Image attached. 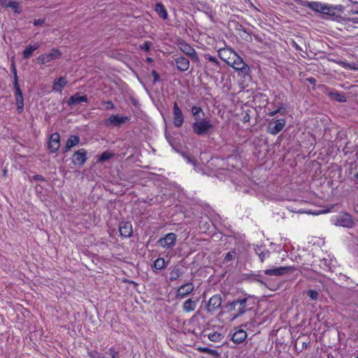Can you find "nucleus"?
Returning a JSON list of instances; mask_svg holds the SVG:
<instances>
[{
    "mask_svg": "<svg viewBox=\"0 0 358 358\" xmlns=\"http://www.w3.org/2000/svg\"><path fill=\"white\" fill-rule=\"evenodd\" d=\"M255 301L250 297H240L222 306L219 316L222 320L233 322L254 308Z\"/></svg>",
    "mask_w": 358,
    "mask_h": 358,
    "instance_id": "f257e3e1",
    "label": "nucleus"
},
{
    "mask_svg": "<svg viewBox=\"0 0 358 358\" xmlns=\"http://www.w3.org/2000/svg\"><path fill=\"white\" fill-rule=\"evenodd\" d=\"M191 112L194 118L192 129L194 134L198 136H204L210 134L214 129V125L211 122L210 117H206L203 109L196 106L191 108Z\"/></svg>",
    "mask_w": 358,
    "mask_h": 358,
    "instance_id": "f03ea898",
    "label": "nucleus"
},
{
    "mask_svg": "<svg viewBox=\"0 0 358 358\" xmlns=\"http://www.w3.org/2000/svg\"><path fill=\"white\" fill-rule=\"evenodd\" d=\"M331 221L337 226L347 228H350L354 224L352 216L345 212H341L338 215L333 216Z\"/></svg>",
    "mask_w": 358,
    "mask_h": 358,
    "instance_id": "7ed1b4c3",
    "label": "nucleus"
},
{
    "mask_svg": "<svg viewBox=\"0 0 358 358\" xmlns=\"http://www.w3.org/2000/svg\"><path fill=\"white\" fill-rule=\"evenodd\" d=\"M229 66L243 76L249 75L251 71L249 66L243 62V59L237 53L232 59Z\"/></svg>",
    "mask_w": 358,
    "mask_h": 358,
    "instance_id": "20e7f679",
    "label": "nucleus"
},
{
    "mask_svg": "<svg viewBox=\"0 0 358 358\" xmlns=\"http://www.w3.org/2000/svg\"><path fill=\"white\" fill-rule=\"evenodd\" d=\"M14 89H15V97L17 105V112L18 114H21L24 110V98L22 92L19 86L16 70L14 68Z\"/></svg>",
    "mask_w": 358,
    "mask_h": 358,
    "instance_id": "39448f33",
    "label": "nucleus"
},
{
    "mask_svg": "<svg viewBox=\"0 0 358 358\" xmlns=\"http://www.w3.org/2000/svg\"><path fill=\"white\" fill-rule=\"evenodd\" d=\"M303 6L310 8V10L321 13L323 14H329L332 11V7L319 1H305Z\"/></svg>",
    "mask_w": 358,
    "mask_h": 358,
    "instance_id": "423d86ee",
    "label": "nucleus"
},
{
    "mask_svg": "<svg viewBox=\"0 0 358 358\" xmlns=\"http://www.w3.org/2000/svg\"><path fill=\"white\" fill-rule=\"evenodd\" d=\"M177 235L173 232L166 234L159 238L157 244L165 250H171L176 243Z\"/></svg>",
    "mask_w": 358,
    "mask_h": 358,
    "instance_id": "0eeeda50",
    "label": "nucleus"
},
{
    "mask_svg": "<svg viewBox=\"0 0 358 358\" xmlns=\"http://www.w3.org/2000/svg\"><path fill=\"white\" fill-rule=\"evenodd\" d=\"M62 56L60 50L56 48L51 49L50 52L48 54H42L39 55L36 60L40 64H45L56 59L59 58Z\"/></svg>",
    "mask_w": 358,
    "mask_h": 358,
    "instance_id": "6e6552de",
    "label": "nucleus"
},
{
    "mask_svg": "<svg viewBox=\"0 0 358 358\" xmlns=\"http://www.w3.org/2000/svg\"><path fill=\"white\" fill-rule=\"evenodd\" d=\"M286 124V120L281 118L270 121L267 127V132L272 135H277L281 131Z\"/></svg>",
    "mask_w": 358,
    "mask_h": 358,
    "instance_id": "1a4fd4ad",
    "label": "nucleus"
},
{
    "mask_svg": "<svg viewBox=\"0 0 358 358\" xmlns=\"http://www.w3.org/2000/svg\"><path fill=\"white\" fill-rule=\"evenodd\" d=\"M194 286L192 282H186L178 287L176 290V298L181 300L193 292Z\"/></svg>",
    "mask_w": 358,
    "mask_h": 358,
    "instance_id": "9d476101",
    "label": "nucleus"
},
{
    "mask_svg": "<svg viewBox=\"0 0 358 358\" xmlns=\"http://www.w3.org/2000/svg\"><path fill=\"white\" fill-rule=\"evenodd\" d=\"M178 48L183 53L190 57L194 61H199V57L195 49L185 41H182L178 43Z\"/></svg>",
    "mask_w": 358,
    "mask_h": 358,
    "instance_id": "9b49d317",
    "label": "nucleus"
},
{
    "mask_svg": "<svg viewBox=\"0 0 358 358\" xmlns=\"http://www.w3.org/2000/svg\"><path fill=\"white\" fill-rule=\"evenodd\" d=\"M87 152L84 148H80L76 151L72 156V162L79 166H83L87 160Z\"/></svg>",
    "mask_w": 358,
    "mask_h": 358,
    "instance_id": "f8f14e48",
    "label": "nucleus"
},
{
    "mask_svg": "<svg viewBox=\"0 0 358 358\" xmlns=\"http://www.w3.org/2000/svg\"><path fill=\"white\" fill-rule=\"evenodd\" d=\"M218 57L229 66L232 59L236 56V52L231 48H222L217 51Z\"/></svg>",
    "mask_w": 358,
    "mask_h": 358,
    "instance_id": "ddd939ff",
    "label": "nucleus"
},
{
    "mask_svg": "<svg viewBox=\"0 0 358 358\" xmlns=\"http://www.w3.org/2000/svg\"><path fill=\"white\" fill-rule=\"evenodd\" d=\"M60 146V135L58 132L52 134L49 138L48 148L51 153L58 151Z\"/></svg>",
    "mask_w": 358,
    "mask_h": 358,
    "instance_id": "4468645a",
    "label": "nucleus"
},
{
    "mask_svg": "<svg viewBox=\"0 0 358 358\" xmlns=\"http://www.w3.org/2000/svg\"><path fill=\"white\" fill-rule=\"evenodd\" d=\"M222 299L220 294H215L212 296L208 300L207 304L208 312L213 313L217 310L222 305Z\"/></svg>",
    "mask_w": 358,
    "mask_h": 358,
    "instance_id": "2eb2a0df",
    "label": "nucleus"
},
{
    "mask_svg": "<svg viewBox=\"0 0 358 358\" xmlns=\"http://www.w3.org/2000/svg\"><path fill=\"white\" fill-rule=\"evenodd\" d=\"M173 124L176 127L180 128L184 122V117L181 109L177 102H175L173 107Z\"/></svg>",
    "mask_w": 358,
    "mask_h": 358,
    "instance_id": "dca6fc26",
    "label": "nucleus"
},
{
    "mask_svg": "<svg viewBox=\"0 0 358 358\" xmlns=\"http://www.w3.org/2000/svg\"><path fill=\"white\" fill-rule=\"evenodd\" d=\"M295 270L293 266H280L275 268L266 269L264 273L268 275H283Z\"/></svg>",
    "mask_w": 358,
    "mask_h": 358,
    "instance_id": "f3484780",
    "label": "nucleus"
},
{
    "mask_svg": "<svg viewBox=\"0 0 358 358\" xmlns=\"http://www.w3.org/2000/svg\"><path fill=\"white\" fill-rule=\"evenodd\" d=\"M129 120L127 116H119L118 115H111L106 121L107 126H119Z\"/></svg>",
    "mask_w": 358,
    "mask_h": 358,
    "instance_id": "a211bd4d",
    "label": "nucleus"
},
{
    "mask_svg": "<svg viewBox=\"0 0 358 358\" xmlns=\"http://www.w3.org/2000/svg\"><path fill=\"white\" fill-rule=\"evenodd\" d=\"M119 231L122 238H127L133 234L132 224L130 222H122L119 225Z\"/></svg>",
    "mask_w": 358,
    "mask_h": 358,
    "instance_id": "6ab92c4d",
    "label": "nucleus"
},
{
    "mask_svg": "<svg viewBox=\"0 0 358 358\" xmlns=\"http://www.w3.org/2000/svg\"><path fill=\"white\" fill-rule=\"evenodd\" d=\"M83 102L87 103L88 102V98L86 94L80 95L79 92L74 94L73 95L71 96L69 99L67 101V104L69 106H73V105H78Z\"/></svg>",
    "mask_w": 358,
    "mask_h": 358,
    "instance_id": "aec40b11",
    "label": "nucleus"
},
{
    "mask_svg": "<svg viewBox=\"0 0 358 358\" xmlns=\"http://www.w3.org/2000/svg\"><path fill=\"white\" fill-rule=\"evenodd\" d=\"M175 62L177 69L182 72L187 71L189 68V60L185 57L181 56L176 58Z\"/></svg>",
    "mask_w": 358,
    "mask_h": 358,
    "instance_id": "412c9836",
    "label": "nucleus"
},
{
    "mask_svg": "<svg viewBox=\"0 0 358 358\" xmlns=\"http://www.w3.org/2000/svg\"><path fill=\"white\" fill-rule=\"evenodd\" d=\"M67 84V80L65 77L61 76L56 78L52 85V91L55 92L61 93Z\"/></svg>",
    "mask_w": 358,
    "mask_h": 358,
    "instance_id": "4be33fe9",
    "label": "nucleus"
},
{
    "mask_svg": "<svg viewBox=\"0 0 358 358\" xmlns=\"http://www.w3.org/2000/svg\"><path fill=\"white\" fill-rule=\"evenodd\" d=\"M247 336L248 334L245 330L238 329L232 334L231 341L235 344H241L245 341Z\"/></svg>",
    "mask_w": 358,
    "mask_h": 358,
    "instance_id": "5701e85b",
    "label": "nucleus"
},
{
    "mask_svg": "<svg viewBox=\"0 0 358 358\" xmlns=\"http://www.w3.org/2000/svg\"><path fill=\"white\" fill-rule=\"evenodd\" d=\"M80 142L79 136L76 135H71L67 139L65 146L63 148V152H68L73 147L78 145Z\"/></svg>",
    "mask_w": 358,
    "mask_h": 358,
    "instance_id": "b1692460",
    "label": "nucleus"
},
{
    "mask_svg": "<svg viewBox=\"0 0 358 358\" xmlns=\"http://www.w3.org/2000/svg\"><path fill=\"white\" fill-rule=\"evenodd\" d=\"M40 48V44L38 43H35L34 44L28 45L25 49L22 52V58L23 59H28L32 55L33 52L38 50Z\"/></svg>",
    "mask_w": 358,
    "mask_h": 358,
    "instance_id": "393cba45",
    "label": "nucleus"
},
{
    "mask_svg": "<svg viewBox=\"0 0 358 358\" xmlns=\"http://www.w3.org/2000/svg\"><path fill=\"white\" fill-rule=\"evenodd\" d=\"M197 299H187L182 304V310L185 313H190L194 311L196 307Z\"/></svg>",
    "mask_w": 358,
    "mask_h": 358,
    "instance_id": "a878e982",
    "label": "nucleus"
},
{
    "mask_svg": "<svg viewBox=\"0 0 358 358\" xmlns=\"http://www.w3.org/2000/svg\"><path fill=\"white\" fill-rule=\"evenodd\" d=\"M155 10L163 20H166L168 18L167 10L162 3H156Z\"/></svg>",
    "mask_w": 358,
    "mask_h": 358,
    "instance_id": "bb28decb",
    "label": "nucleus"
},
{
    "mask_svg": "<svg viewBox=\"0 0 358 358\" xmlns=\"http://www.w3.org/2000/svg\"><path fill=\"white\" fill-rule=\"evenodd\" d=\"M183 274V271L179 266L173 267L170 273V280L174 281L178 280Z\"/></svg>",
    "mask_w": 358,
    "mask_h": 358,
    "instance_id": "cd10ccee",
    "label": "nucleus"
},
{
    "mask_svg": "<svg viewBox=\"0 0 358 358\" xmlns=\"http://www.w3.org/2000/svg\"><path fill=\"white\" fill-rule=\"evenodd\" d=\"M208 336V338L213 342L220 341L223 338V335L216 331H210L208 334H205Z\"/></svg>",
    "mask_w": 358,
    "mask_h": 358,
    "instance_id": "c85d7f7f",
    "label": "nucleus"
},
{
    "mask_svg": "<svg viewBox=\"0 0 358 358\" xmlns=\"http://www.w3.org/2000/svg\"><path fill=\"white\" fill-rule=\"evenodd\" d=\"M335 62L344 69L350 70H358V64L348 63L347 61L341 60L336 61Z\"/></svg>",
    "mask_w": 358,
    "mask_h": 358,
    "instance_id": "c756f323",
    "label": "nucleus"
},
{
    "mask_svg": "<svg viewBox=\"0 0 358 358\" xmlns=\"http://www.w3.org/2000/svg\"><path fill=\"white\" fill-rule=\"evenodd\" d=\"M166 266V263L162 257H158L153 263V268L155 270H162Z\"/></svg>",
    "mask_w": 358,
    "mask_h": 358,
    "instance_id": "7c9ffc66",
    "label": "nucleus"
},
{
    "mask_svg": "<svg viewBox=\"0 0 358 358\" xmlns=\"http://www.w3.org/2000/svg\"><path fill=\"white\" fill-rule=\"evenodd\" d=\"M115 155V153L110 151H104L102 152V154L100 155L99 159L97 160V162L101 163L106 161H108L112 157H113Z\"/></svg>",
    "mask_w": 358,
    "mask_h": 358,
    "instance_id": "2f4dec72",
    "label": "nucleus"
},
{
    "mask_svg": "<svg viewBox=\"0 0 358 358\" xmlns=\"http://www.w3.org/2000/svg\"><path fill=\"white\" fill-rule=\"evenodd\" d=\"M203 57L206 60L212 62L215 69H218L220 67V63L215 57L212 56L210 54H204Z\"/></svg>",
    "mask_w": 358,
    "mask_h": 358,
    "instance_id": "473e14b6",
    "label": "nucleus"
},
{
    "mask_svg": "<svg viewBox=\"0 0 358 358\" xmlns=\"http://www.w3.org/2000/svg\"><path fill=\"white\" fill-rule=\"evenodd\" d=\"M6 5V8H11L15 13L19 14L20 13V10H19L20 7V3L15 1H11L8 2Z\"/></svg>",
    "mask_w": 358,
    "mask_h": 358,
    "instance_id": "72a5a7b5",
    "label": "nucleus"
},
{
    "mask_svg": "<svg viewBox=\"0 0 358 358\" xmlns=\"http://www.w3.org/2000/svg\"><path fill=\"white\" fill-rule=\"evenodd\" d=\"M330 96L333 99L336 100L339 102H345L346 101L345 96L343 94L338 92L331 93Z\"/></svg>",
    "mask_w": 358,
    "mask_h": 358,
    "instance_id": "f704fd0d",
    "label": "nucleus"
},
{
    "mask_svg": "<svg viewBox=\"0 0 358 358\" xmlns=\"http://www.w3.org/2000/svg\"><path fill=\"white\" fill-rule=\"evenodd\" d=\"M87 355L90 358H106V357L101 352L97 350H89L87 352Z\"/></svg>",
    "mask_w": 358,
    "mask_h": 358,
    "instance_id": "c9c22d12",
    "label": "nucleus"
},
{
    "mask_svg": "<svg viewBox=\"0 0 358 358\" xmlns=\"http://www.w3.org/2000/svg\"><path fill=\"white\" fill-rule=\"evenodd\" d=\"M270 252L268 250H264L258 253L259 258L262 262H263L265 259L269 257Z\"/></svg>",
    "mask_w": 358,
    "mask_h": 358,
    "instance_id": "e433bc0d",
    "label": "nucleus"
},
{
    "mask_svg": "<svg viewBox=\"0 0 358 358\" xmlns=\"http://www.w3.org/2000/svg\"><path fill=\"white\" fill-rule=\"evenodd\" d=\"M286 113V110L284 108H279L275 110L271 111L268 113V116L270 117H274L278 113H280L282 115H284Z\"/></svg>",
    "mask_w": 358,
    "mask_h": 358,
    "instance_id": "4c0bfd02",
    "label": "nucleus"
},
{
    "mask_svg": "<svg viewBox=\"0 0 358 358\" xmlns=\"http://www.w3.org/2000/svg\"><path fill=\"white\" fill-rule=\"evenodd\" d=\"M236 256V252L235 250H232L227 253V255L224 257V262H228L235 258Z\"/></svg>",
    "mask_w": 358,
    "mask_h": 358,
    "instance_id": "58836bf2",
    "label": "nucleus"
},
{
    "mask_svg": "<svg viewBox=\"0 0 358 358\" xmlns=\"http://www.w3.org/2000/svg\"><path fill=\"white\" fill-rule=\"evenodd\" d=\"M307 295L312 299V300H317L319 296V293L315 290V289H309L307 292Z\"/></svg>",
    "mask_w": 358,
    "mask_h": 358,
    "instance_id": "ea45409f",
    "label": "nucleus"
},
{
    "mask_svg": "<svg viewBox=\"0 0 358 358\" xmlns=\"http://www.w3.org/2000/svg\"><path fill=\"white\" fill-rule=\"evenodd\" d=\"M199 351L201 352L208 353L209 355H215L217 354V351L206 347L204 348H200Z\"/></svg>",
    "mask_w": 358,
    "mask_h": 358,
    "instance_id": "a19ab883",
    "label": "nucleus"
},
{
    "mask_svg": "<svg viewBox=\"0 0 358 358\" xmlns=\"http://www.w3.org/2000/svg\"><path fill=\"white\" fill-rule=\"evenodd\" d=\"M102 104L104 106V108L106 110H112L115 107L113 103L111 101H103Z\"/></svg>",
    "mask_w": 358,
    "mask_h": 358,
    "instance_id": "79ce46f5",
    "label": "nucleus"
},
{
    "mask_svg": "<svg viewBox=\"0 0 358 358\" xmlns=\"http://www.w3.org/2000/svg\"><path fill=\"white\" fill-rule=\"evenodd\" d=\"M109 350L110 352L111 358H119V352L114 348H110Z\"/></svg>",
    "mask_w": 358,
    "mask_h": 358,
    "instance_id": "37998d69",
    "label": "nucleus"
},
{
    "mask_svg": "<svg viewBox=\"0 0 358 358\" xmlns=\"http://www.w3.org/2000/svg\"><path fill=\"white\" fill-rule=\"evenodd\" d=\"M141 49L145 50L146 52H149L150 50V43L149 42L143 43L141 46Z\"/></svg>",
    "mask_w": 358,
    "mask_h": 358,
    "instance_id": "c03bdc74",
    "label": "nucleus"
},
{
    "mask_svg": "<svg viewBox=\"0 0 358 358\" xmlns=\"http://www.w3.org/2000/svg\"><path fill=\"white\" fill-rule=\"evenodd\" d=\"M45 23V19L34 20L33 24L34 26L42 25Z\"/></svg>",
    "mask_w": 358,
    "mask_h": 358,
    "instance_id": "a18cd8bd",
    "label": "nucleus"
},
{
    "mask_svg": "<svg viewBox=\"0 0 358 358\" xmlns=\"http://www.w3.org/2000/svg\"><path fill=\"white\" fill-rule=\"evenodd\" d=\"M152 77L154 78L155 82H156V81L159 80V75L158 74V73L155 70H153L152 71Z\"/></svg>",
    "mask_w": 358,
    "mask_h": 358,
    "instance_id": "49530a36",
    "label": "nucleus"
},
{
    "mask_svg": "<svg viewBox=\"0 0 358 358\" xmlns=\"http://www.w3.org/2000/svg\"><path fill=\"white\" fill-rule=\"evenodd\" d=\"M12 0H0V5L6 8V5L8 2L11 1Z\"/></svg>",
    "mask_w": 358,
    "mask_h": 358,
    "instance_id": "de8ad7c7",
    "label": "nucleus"
},
{
    "mask_svg": "<svg viewBox=\"0 0 358 358\" xmlns=\"http://www.w3.org/2000/svg\"><path fill=\"white\" fill-rule=\"evenodd\" d=\"M34 178L36 180H44V178L41 175H36Z\"/></svg>",
    "mask_w": 358,
    "mask_h": 358,
    "instance_id": "09e8293b",
    "label": "nucleus"
},
{
    "mask_svg": "<svg viewBox=\"0 0 358 358\" xmlns=\"http://www.w3.org/2000/svg\"><path fill=\"white\" fill-rule=\"evenodd\" d=\"M308 345H309V343L303 342L302 343V349H306L308 348Z\"/></svg>",
    "mask_w": 358,
    "mask_h": 358,
    "instance_id": "8fccbe9b",
    "label": "nucleus"
},
{
    "mask_svg": "<svg viewBox=\"0 0 358 358\" xmlns=\"http://www.w3.org/2000/svg\"><path fill=\"white\" fill-rule=\"evenodd\" d=\"M244 3H249L252 7H255L251 0H243Z\"/></svg>",
    "mask_w": 358,
    "mask_h": 358,
    "instance_id": "3c124183",
    "label": "nucleus"
},
{
    "mask_svg": "<svg viewBox=\"0 0 358 358\" xmlns=\"http://www.w3.org/2000/svg\"><path fill=\"white\" fill-rule=\"evenodd\" d=\"M308 80L310 83H315V78H309L308 79Z\"/></svg>",
    "mask_w": 358,
    "mask_h": 358,
    "instance_id": "603ef678",
    "label": "nucleus"
},
{
    "mask_svg": "<svg viewBox=\"0 0 358 358\" xmlns=\"http://www.w3.org/2000/svg\"><path fill=\"white\" fill-rule=\"evenodd\" d=\"M327 358H334V356L331 354L327 355Z\"/></svg>",
    "mask_w": 358,
    "mask_h": 358,
    "instance_id": "864d4df0",
    "label": "nucleus"
},
{
    "mask_svg": "<svg viewBox=\"0 0 358 358\" xmlns=\"http://www.w3.org/2000/svg\"><path fill=\"white\" fill-rule=\"evenodd\" d=\"M147 61H148V62H152V59H151V58H150V57H148V58H147Z\"/></svg>",
    "mask_w": 358,
    "mask_h": 358,
    "instance_id": "5fc2aeb1",
    "label": "nucleus"
},
{
    "mask_svg": "<svg viewBox=\"0 0 358 358\" xmlns=\"http://www.w3.org/2000/svg\"><path fill=\"white\" fill-rule=\"evenodd\" d=\"M356 177L358 178V172L356 173Z\"/></svg>",
    "mask_w": 358,
    "mask_h": 358,
    "instance_id": "6e6d98bb",
    "label": "nucleus"
},
{
    "mask_svg": "<svg viewBox=\"0 0 358 358\" xmlns=\"http://www.w3.org/2000/svg\"><path fill=\"white\" fill-rule=\"evenodd\" d=\"M355 358H358V357H356Z\"/></svg>",
    "mask_w": 358,
    "mask_h": 358,
    "instance_id": "4d7b16f0",
    "label": "nucleus"
},
{
    "mask_svg": "<svg viewBox=\"0 0 358 358\" xmlns=\"http://www.w3.org/2000/svg\"><path fill=\"white\" fill-rule=\"evenodd\" d=\"M357 13H358V11H357Z\"/></svg>",
    "mask_w": 358,
    "mask_h": 358,
    "instance_id": "13d9d810",
    "label": "nucleus"
}]
</instances>
